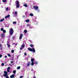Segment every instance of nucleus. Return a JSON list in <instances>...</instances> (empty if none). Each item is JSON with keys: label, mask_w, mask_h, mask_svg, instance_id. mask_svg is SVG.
Masks as SVG:
<instances>
[{"label": "nucleus", "mask_w": 78, "mask_h": 78, "mask_svg": "<svg viewBox=\"0 0 78 78\" xmlns=\"http://www.w3.org/2000/svg\"><path fill=\"white\" fill-rule=\"evenodd\" d=\"M15 4L16 5V8H19L20 6V5H19V1L17 0L15 2Z\"/></svg>", "instance_id": "nucleus-1"}, {"label": "nucleus", "mask_w": 78, "mask_h": 78, "mask_svg": "<svg viewBox=\"0 0 78 78\" xmlns=\"http://www.w3.org/2000/svg\"><path fill=\"white\" fill-rule=\"evenodd\" d=\"M10 31H9V33L10 35H12L13 34V33L14 32V30L13 29L11 28V29H9Z\"/></svg>", "instance_id": "nucleus-2"}, {"label": "nucleus", "mask_w": 78, "mask_h": 78, "mask_svg": "<svg viewBox=\"0 0 78 78\" xmlns=\"http://www.w3.org/2000/svg\"><path fill=\"white\" fill-rule=\"evenodd\" d=\"M5 74H3L4 76H5L6 78H9V76H8V72L4 71V72Z\"/></svg>", "instance_id": "nucleus-3"}, {"label": "nucleus", "mask_w": 78, "mask_h": 78, "mask_svg": "<svg viewBox=\"0 0 78 78\" xmlns=\"http://www.w3.org/2000/svg\"><path fill=\"white\" fill-rule=\"evenodd\" d=\"M30 51H33L34 53L35 52V49H28Z\"/></svg>", "instance_id": "nucleus-4"}, {"label": "nucleus", "mask_w": 78, "mask_h": 78, "mask_svg": "<svg viewBox=\"0 0 78 78\" xmlns=\"http://www.w3.org/2000/svg\"><path fill=\"white\" fill-rule=\"evenodd\" d=\"M33 8H34V9H35V10H36V11H37V9H38V6H37L36 7V6H35V5H34L33 6Z\"/></svg>", "instance_id": "nucleus-5"}, {"label": "nucleus", "mask_w": 78, "mask_h": 78, "mask_svg": "<svg viewBox=\"0 0 78 78\" xmlns=\"http://www.w3.org/2000/svg\"><path fill=\"white\" fill-rule=\"evenodd\" d=\"M25 47V45L23 44H22L21 45V47L20 48V49H23V48Z\"/></svg>", "instance_id": "nucleus-6"}, {"label": "nucleus", "mask_w": 78, "mask_h": 78, "mask_svg": "<svg viewBox=\"0 0 78 78\" xmlns=\"http://www.w3.org/2000/svg\"><path fill=\"white\" fill-rule=\"evenodd\" d=\"M10 67H9L7 69V72H9V70H10Z\"/></svg>", "instance_id": "nucleus-7"}, {"label": "nucleus", "mask_w": 78, "mask_h": 78, "mask_svg": "<svg viewBox=\"0 0 78 78\" xmlns=\"http://www.w3.org/2000/svg\"><path fill=\"white\" fill-rule=\"evenodd\" d=\"M22 36H23V34H21L20 35V37H19L20 39H21L22 38Z\"/></svg>", "instance_id": "nucleus-8"}, {"label": "nucleus", "mask_w": 78, "mask_h": 78, "mask_svg": "<svg viewBox=\"0 0 78 78\" xmlns=\"http://www.w3.org/2000/svg\"><path fill=\"white\" fill-rule=\"evenodd\" d=\"M9 17H10V15H7V16H5V19H7V18H9Z\"/></svg>", "instance_id": "nucleus-9"}, {"label": "nucleus", "mask_w": 78, "mask_h": 78, "mask_svg": "<svg viewBox=\"0 0 78 78\" xmlns=\"http://www.w3.org/2000/svg\"><path fill=\"white\" fill-rule=\"evenodd\" d=\"M14 76H15L14 74H13L12 75H11L10 76V77L11 78H14Z\"/></svg>", "instance_id": "nucleus-10"}, {"label": "nucleus", "mask_w": 78, "mask_h": 78, "mask_svg": "<svg viewBox=\"0 0 78 78\" xmlns=\"http://www.w3.org/2000/svg\"><path fill=\"white\" fill-rule=\"evenodd\" d=\"M13 14L14 15H17V11H15L13 13Z\"/></svg>", "instance_id": "nucleus-11"}, {"label": "nucleus", "mask_w": 78, "mask_h": 78, "mask_svg": "<svg viewBox=\"0 0 78 78\" xmlns=\"http://www.w3.org/2000/svg\"><path fill=\"white\" fill-rule=\"evenodd\" d=\"M5 37V34H1V37Z\"/></svg>", "instance_id": "nucleus-12"}, {"label": "nucleus", "mask_w": 78, "mask_h": 78, "mask_svg": "<svg viewBox=\"0 0 78 78\" xmlns=\"http://www.w3.org/2000/svg\"><path fill=\"white\" fill-rule=\"evenodd\" d=\"M7 45L8 48H10V47H11V45H10L9 44L7 43Z\"/></svg>", "instance_id": "nucleus-13"}, {"label": "nucleus", "mask_w": 78, "mask_h": 78, "mask_svg": "<svg viewBox=\"0 0 78 78\" xmlns=\"http://www.w3.org/2000/svg\"><path fill=\"white\" fill-rule=\"evenodd\" d=\"M31 62H33L34 61V59L33 58H31Z\"/></svg>", "instance_id": "nucleus-14"}, {"label": "nucleus", "mask_w": 78, "mask_h": 78, "mask_svg": "<svg viewBox=\"0 0 78 78\" xmlns=\"http://www.w3.org/2000/svg\"><path fill=\"white\" fill-rule=\"evenodd\" d=\"M30 62H29L27 64V66H30Z\"/></svg>", "instance_id": "nucleus-15"}, {"label": "nucleus", "mask_w": 78, "mask_h": 78, "mask_svg": "<svg viewBox=\"0 0 78 78\" xmlns=\"http://www.w3.org/2000/svg\"><path fill=\"white\" fill-rule=\"evenodd\" d=\"M5 20V19L3 18L2 19H1L0 20V22H3V20Z\"/></svg>", "instance_id": "nucleus-16"}, {"label": "nucleus", "mask_w": 78, "mask_h": 78, "mask_svg": "<svg viewBox=\"0 0 78 78\" xmlns=\"http://www.w3.org/2000/svg\"><path fill=\"white\" fill-rule=\"evenodd\" d=\"M16 70H13V73L14 74H16Z\"/></svg>", "instance_id": "nucleus-17"}, {"label": "nucleus", "mask_w": 78, "mask_h": 78, "mask_svg": "<svg viewBox=\"0 0 78 78\" xmlns=\"http://www.w3.org/2000/svg\"><path fill=\"white\" fill-rule=\"evenodd\" d=\"M24 6H25V7H28V5H27L26 4H25L24 5Z\"/></svg>", "instance_id": "nucleus-18"}, {"label": "nucleus", "mask_w": 78, "mask_h": 78, "mask_svg": "<svg viewBox=\"0 0 78 78\" xmlns=\"http://www.w3.org/2000/svg\"><path fill=\"white\" fill-rule=\"evenodd\" d=\"M2 2L3 3H6V0H2Z\"/></svg>", "instance_id": "nucleus-19"}, {"label": "nucleus", "mask_w": 78, "mask_h": 78, "mask_svg": "<svg viewBox=\"0 0 78 78\" xmlns=\"http://www.w3.org/2000/svg\"><path fill=\"white\" fill-rule=\"evenodd\" d=\"M31 64L32 66H33L34 64V62H32Z\"/></svg>", "instance_id": "nucleus-20"}, {"label": "nucleus", "mask_w": 78, "mask_h": 78, "mask_svg": "<svg viewBox=\"0 0 78 78\" xmlns=\"http://www.w3.org/2000/svg\"><path fill=\"white\" fill-rule=\"evenodd\" d=\"M30 46L31 47H32V48H33V47H34V46L32 44H30Z\"/></svg>", "instance_id": "nucleus-21"}, {"label": "nucleus", "mask_w": 78, "mask_h": 78, "mask_svg": "<svg viewBox=\"0 0 78 78\" xmlns=\"http://www.w3.org/2000/svg\"><path fill=\"white\" fill-rule=\"evenodd\" d=\"M26 22H30V20H26Z\"/></svg>", "instance_id": "nucleus-22"}, {"label": "nucleus", "mask_w": 78, "mask_h": 78, "mask_svg": "<svg viewBox=\"0 0 78 78\" xmlns=\"http://www.w3.org/2000/svg\"><path fill=\"white\" fill-rule=\"evenodd\" d=\"M30 16H33L34 15L33 14V13H31L30 14Z\"/></svg>", "instance_id": "nucleus-23"}, {"label": "nucleus", "mask_w": 78, "mask_h": 78, "mask_svg": "<svg viewBox=\"0 0 78 78\" xmlns=\"http://www.w3.org/2000/svg\"><path fill=\"white\" fill-rule=\"evenodd\" d=\"M7 55L9 57H11V55L9 54H7Z\"/></svg>", "instance_id": "nucleus-24"}, {"label": "nucleus", "mask_w": 78, "mask_h": 78, "mask_svg": "<svg viewBox=\"0 0 78 78\" xmlns=\"http://www.w3.org/2000/svg\"><path fill=\"white\" fill-rule=\"evenodd\" d=\"M11 53H12L14 52V50H12L11 51Z\"/></svg>", "instance_id": "nucleus-25"}, {"label": "nucleus", "mask_w": 78, "mask_h": 78, "mask_svg": "<svg viewBox=\"0 0 78 78\" xmlns=\"http://www.w3.org/2000/svg\"><path fill=\"white\" fill-rule=\"evenodd\" d=\"M34 64H37V62H36V61H35V62H34Z\"/></svg>", "instance_id": "nucleus-26"}, {"label": "nucleus", "mask_w": 78, "mask_h": 78, "mask_svg": "<svg viewBox=\"0 0 78 78\" xmlns=\"http://www.w3.org/2000/svg\"><path fill=\"white\" fill-rule=\"evenodd\" d=\"M16 21H14L13 22V24H16Z\"/></svg>", "instance_id": "nucleus-27"}, {"label": "nucleus", "mask_w": 78, "mask_h": 78, "mask_svg": "<svg viewBox=\"0 0 78 78\" xmlns=\"http://www.w3.org/2000/svg\"><path fill=\"white\" fill-rule=\"evenodd\" d=\"M20 69V66H18L17 68V69Z\"/></svg>", "instance_id": "nucleus-28"}, {"label": "nucleus", "mask_w": 78, "mask_h": 78, "mask_svg": "<svg viewBox=\"0 0 78 78\" xmlns=\"http://www.w3.org/2000/svg\"><path fill=\"white\" fill-rule=\"evenodd\" d=\"M24 33H27V30H25Z\"/></svg>", "instance_id": "nucleus-29"}, {"label": "nucleus", "mask_w": 78, "mask_h": 78, "mask_svg": "<svg viewBox=\"0 0 78 78\" xmlns=\"http://www.w3.org/2000/svg\"><path fill=\"white\" fill-rule=\"evenodd\" d=\"M3 32L4 33H6V30H4L3 31Z\"/></svg>", "instance_id": "nucleus-30"}, {"label": "nucleus", "mask_w": 78, "mask_h": 78, "mask_svg": "<svg viewBox=\"0 0 78 78\" xmlns=\"http://www.w3.org/2000/svg\"><path fill=\"white\" fill-rule=\"evenodd\" d=\"M27 27H30V24H27Z\"/></svg>", "instance_id": "nucleus-31"}, {"label": "nucleus", "mask_w": 78, "mask_h": 78, "mask_svg": "<svg viewBox=\"0 0 78 78\" xmlns=\"http://www.w3.org/2000/svg\"><path fill=\"white\" fill-rule=\"evenodd\" d=\"M1 31H3V28H1Z\"/></svg>", "instance_id": "nucleus-32"}, {"label": "nucleus", "mask_w": 78, "mask_h": 78, "mask_svg": "<svg viewBox=\"0 0 78 78\" xmlns=\"http://www.w3.org/2000/svg\"><path fill=\"white\" fill-rule=\"evenodd\" d=\"M4 63H2L1 65H2V66H4Z\"/></svg>", "instance_id": "nucleus-33"}, {"label": "nucleus", "mask_w": 78, "mask_h": 78, "mask_svg": "<svg viewBox=\"0 0 78 78\" xmlns=\"http://www.w3.org/2000/svg\"><path fill=\"white\" fill-rule=\"evenodd\" d=\"M6 11H8V8L7 7V8H6Z\"/></svg>", "instance_id": "nucleus-34"}, {"label": "nucleus", "mask_w": 78, "mask_h": 78, "mask_svg": "<svg viewBox=\"0 0 78 78\" xmlns=\"http://www.w3.org/2000/svg\"><path fill=\"white\" fill-rule=\"evenodd\" d=\"M2 44H0V47H1V49H2Z\"/></svg>", "instance_id": "nucleus-35"}, {"label": "nucleus", "mask_w": 78, "mask_h": 78, "mask_svg": "<svg viewBox=\"0 0 78 78\" xmlns=\"http://www.w3.org/2000/svg\"><path fill=\"white\" fill-rule=\"evenodd\" d=\"M28 49H34V48H28Z\"/></svg>", "instance_id": "nucleus-36"}, {"label": "nucleus", "mask_w": 78, "mask_h": 78, "mask_svg": "<svg viewBox=\"0 0 78 78\" xmlns=\"http://www.w3.org/2000/svg\"><path fill=\"white\" fill-rule=\"evenodd\" d=\"M23 77V76H21L20 77V78H22Z\"/></svg>", "instance_id": "nucleus-37"}, {"label": "nucleus", "mask_w": 78, "mask_h": 78, "mask_svg": "<svg viewBox=\"0 0 78 78\" xmlns=\"http://www.w3.org/2000/svg\"><path fill=\"white\" fill-rule=\"evenodd\" d=\"M2 55L1 54L0 55V58H2Z\"/></svg>", "instance_id": "nucleus-38"}, {"label": "nucleus", "mask_w": 78, "mask_h": 78, "mask_svg": "<svg viewBox=\"0 0 78 78\" xmlns=\"http://www.w3.org/2000/svg\"><path fill=\"white\" fill-rule=\"evenodd\" d=\"M27 53H24V55L25 56H26V55H27Z\"/></svg>", "instance_id": "nucleus-39"}, {"label": "nucleus", "mask_w": 78, "mask_h": 78, "mask_svg": "<svg viewBox=\"0 0 78 78\" xmlns=\"http://www.w3.org/2000/svg\"><path fill=\"white\" fill-rule=\"evenodd\" d=\"M14 37H15L14 36H13L12 37V38L14 39Z\"/></svg>", "instance_id": "nucleus-40"}, {"label": "nucleus", "mask_w": 78, "mask_h": 78, "mask_svg": "<svg viewBox=\"0 0 78 78\" xmlns=\"http://www.w3.org/2000/svg\"><path fill=\"white\" fill-rule=\"evenodd\" d=\"M11 64H13V62L11 61Z\"/></svg>", "instance_id": "nucleus-41"}, {"label": "nucleus", "mask_w": 78, "mask_h": 78, "mask_svg": "<svg viewBox=\"0 0 78 78\" xmlns=\"http://www.w3.org/2000/svg\"><path fill=\"white\" fill-rule=\"evenodd\" d=\"M4 57H5V58H7V56H5Z\"/></svg>", "instance_id": "nucleus-42"}, {"label": "nucleus", "mask_w": 78, "mask_h": 78, "mask_svg": "<svg viewBox=\"0 0 78 78\" xmlns=\"http://www.w3.org/2000/svg\"><path fill=\"white\" fill-rule=\"evenodd\" d=\"M17 45V43H16L15 44V45Z\"/></svg>", "instance_id": "nucleus-43"}, {"label": "nucleus", "mask_w": 78, "mask_h": 78, "mask_svg": "<svg viewBox=\"0 0 78 78\" xmlns=\"http://www.w3.org/2000/svg\"><path fill=\"white\" fill-rule=\"evenodd\" d=\"M34 78H36V77L35 76L34 77Z\"/></svg>", "instance_id": "nucleus-44"}, {"label": "nucleus", "mask_w": 78, "mask_h": 78, "mask_svg": "<svg viewBox=\"0 0 78 78\" xmlns=\"http://www.w3.org/2000/svg\"><path fill=\"white\" fill-rule=\"evenodd\" d=\"M14 44H15V43H14Z\"/></svg>", "instance_id": "nucleus-45"}, {"label": "nucleus", "mask_w": 78, "mask_h": 78, "mask_svg": "<svg viewBox=\"0 0 78 78\" xmlns=\"http://www.w3.org/2000/svg\"><path fill=\"white\" fill-rule=\"evenodd\" d=\"M20 50H22V49H20Z\"/></svg>", "instance_id": "nucleus-46"}]
</instances>
